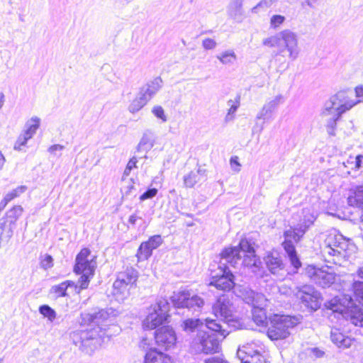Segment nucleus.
Returning a JSON list of instances; mask_svg holds the SVG:
<instances>
[{
    "mask_svg": "<svg viewBox=\"0 0 363 363\" xmlns=\"http://www.w3.org/2000/svg\"><path fill=\"white\" fill-rule=\"evenodd\" d=\"M13 229L6 219H0V238H2L4 240H9L13 235Z\"/></svg>",
    "mask_w": 363,
    "mask_h": 363,
    "instance_id": "obj_35",
    "label": "nucleus"
},
{
    "mask_svg": "<svg viewBox=\"0 0 363 363\" xmlns=\"http://www.w3.org/2000/svg\"><path fill=\"white\" fill-rule=\"evenodd\" d=\"M115 317L116 313L112 308L87 314L86 318L90 323V328L72 333L73 342L87 352L94 350L101 345L105 337H109L113 335L109 332L110 326L113 327L115 333L118 331V327L114 325Z\"/></svg>",
    "mask_w": 363,
    "mask_h": 363,
    "instance_id": "obj_1",
    "label": "nucleus"
},
{
    "mask_svg": "<svg viewBox=\"0 0 363 363\" xmlns=\"http://www.w3.org/2000/svg\"><path fill=\"white\" fill-rule=\"evenodd\" d=\"M144 363H172L169 355L156 348L150 349L145 354Z\"/></svg>",
    "mask_w": 363,
    "mask_h": 363,
    "instance_id": "obj_24",
    "label": "nucleus"
},
{
    "mask_svg": "<svg viewBox=\"0 0 363 363\" xmlns=\"http://www.w3.org/2000/svg\"><path fill=\"white\" fill-rule=\"evenodd\" d=\"M220 264L223 266L220 267L222 274L213 277L209 285L213 286L219 290L230 291L235 286V277L226 266L228 262L221 259Z\"/></svg>",
    "mask_w": 363,
    "mask_h": 363,
    "instance_id": "obj_18",
    "label": "nucleus"
},
{
    "mask_svg": "<svg viewBox=\"0 0 363 363\" xmlns=\"http://www.w3.org/2000/svg\"><path fill=\"white\" fill-rule=\"evenodd\" d=\"M137 279L138 275L136 270L133 268H128L124 272H120L116 279L131 288L136 282Z\"/></svg>",
    "mask_w": 363,
    "mask_h": 363,
    "instance_id": "obj_26",
    "label": "nucleus"
},
{
    "mask_svg": "<svg viewBox=\"0 0 363 363\" xmlns=\"http://www.w3.org/2000/svg\"><path fill=\"white\" fill-rule=\"evenodd\" d=\"M306 233L305 228H302L298 224L294 228H290L284 233V240L282 246L290 259L291 265L298 269L301 263L297 256L294 242H298Z\"/></svg>",
    "mask_w": 363,
    "mask_h": 363,
    "instance_id": "obj_11",
    "label": "nucleus"
},
{
    "mask_svg": "<svg viewBox=\"0 0 363 363\" xmlns=\"http://www.w3.org/2000/svg\"><path fill=\"white\" fill-rule=\"evenodd\" d=\"M270 326L267 330V335L272 340H282L290 335L289 330L298 323L295 317L274 315L269 318Z\"/></svg>",
    "mask_w": 363,
    "mask_h": 363,
    "instance_id": "obj_10",
    "label": "nucleus"
},
{
    "mask_svg": "<svg viewBox=\"0 0 363 363\" xmlns=\"http://www.w3.org/2000/svg\"><path fill=\"white\" fill-rule=\"evenodd\" d=\"M217 42L212 38H206L202 40L201 45L204 50H213L217 47Z\"/></svg>",
    "mask_w": 363,
    "mask_h": 363,
    "instance_id": "obj_45",
    "label": "nucleus"
},
{
    "mask_svg": "<svg viewBox=\"0 0 363 363\" xmlns=\"http://www.w3.org/2000/svg\"><path fill=\"white\" fill-rule=\"evenodd\" d=\"M162 86V79L156 78L153 81L144 86L140 91V94L143 99L148 101L160 89Z\"/></svg>",
    "mask_w": 363,
    "mask_h": 363,
    "instance_id": "obj_25",
    "label": "nucleus"
},
{
    "mask_svg": "<svg viewBox=\"0 0 363 363\" xmlns=\"http://www.w3.org/2000/svg\"><path fill=\"white\" fill-rule=\"evenodd\" d=\"M152 113L157 118L162 120V122H166L167 118L164 113L163 108L160 106H155L152 108Z\"/></svg>",
    "mask_w": 363,
    "mask_h": 363,
    "instance_id": "obj_46",
    "label": "nucleus"
},
{
    "mask_svg": "<svg viewBox=\"0 0 363 363\" xmlns=\"http://www.w3.org/2000/svg\"><path fill=\"white\" fill-rule=\"evenodd\" d=\"M6 162V158L1 151L0 150V169H2Z\"/></svg>",
    "mask_w": 363,
    "mask_h": 363,
    "instance_id": "obj_57",
    "label": "nucleus"
},
{
    "mask_svg": "<svg viewBox=\"0 0 363 363\" xmlns=\"http://www.w3.org/2000/svg\"><path fill=\"white\" fill-rule=\"evenodd\" d=\"M217 60L225 66H231L238 60V56L233 49H228L222 51L216 55Z\"/></svg>",
    "mask_w": 363,
    "mask_h": 363,
    "instance_id": "obj_27",
    "label": "nucleus"
},
{
    "mask_svg": "<svg viewBox=\"0 0 363 363\" xmlns=\"http://www.w3.org/2000/svg\"><path fill=\"white\" fill-rule=\"evenodd\" d=\"M39 312L45 318H48V320L50 323H52L57 318L55 311L48 305H43L40 306Z\"/></svg>",
    "mask_w": 363,
    "mask_h": 363,
    "instance_id": "obj_38",
    "label": "nucleus"
},
{
    "mask_svg": "<svg viewBox=\"0 0 363 363\" xmlns=\"http://www.w3.org/2000/svg\"><path fill=\"white\" fill-rule=\"evenodd\" d=\"M113 286L115 295L120 294L123 297H125L129 294V290L130 288L128 287L127 284H125L117 279L114 281Z\"/></svg>",
    "mask_w": 363,
    "mask_h": 363,
    "instance_id": "obj_39",
    "label": "nucleus"
},
{
    "mask_svg": "<svg viewBox=\"0 0 363 363\" xmlns=\"http://www.w3.org/2000/svg\"><path fill=\"white\" fill-rule=\"evenodd\" d=\"M31 138L26 135L25 133L22 132V133L18 136L17 140L14 144V150H21L22 147L26 146L28 140Z\"/></svg>",
    "mask_w": 363,
    "mask_h": 363,
    "instance_id": "obj_43",
    "label": "nucleus"
},
{
    "mask_svg": "<svg viewBox=\"0 0 363 363\" xmlns=\"http://www.w3.org/2000/svg\"><path fill=\"white\" fill-rule=\"evenodd\" d=\"M147 103V101L139 94V96L130 104L128 109L130 112L134 113L140 111Z\"/></svg>",
    "mask_w": 363,
    "mask_h": 363,
    "instance_id": "obj_40",
    "label": "nucleus"
},
{
    "mask_svg": "<svg viewBox=\"0 0 363 363\" xmlns=\"http://www.w3.org/2000/svg\"><path fill=\"white\" fill-rule=\"evenodd\" d=\"M272 4V0H262L257 5L252 9V12L257 13V10L259 7L268 8Z\"/></svg>",
    "mask_w": 363,
    "mask_h": 363,
    "instance_id": "obj_51",
    "label": "nucleus"
},
{
    "mask_svg": "<svg viewBox=\"0 0 363 363\" xmlns=\"http://www.w3.org/2000/svg\"><path fill=\"white\" fill-rule=\"evenodd\" d=\"M231 169L235 172H239L240 171V164L238 162V157L237 156L232 157L230 160Z\"/></svg>",
    "mask_w": 363,
    "mask_h": 363,
    "instance_id": "obj_49",
    "label": "nucleus"
},
{
    "mask_svg": "<svg viewBox=\"0 0 363 363\" xmlns=\"http://www.w3.org/2000/svg\"><path fill=\"white\" fill-rule=\"evenodd\" d=\"M23 211L21 206H15L6 213V216L4 218L6 219L9 224H11L14 228L16 222L21 216Z\"/></svg>",
    "mask_w": 363,
    "mask_h": 363,
    "instance_id": "obj_33",
    "label": "nucleus"
},
{
    "mask_svg": "<svg viewBox=\"0 0 363 363\" xmlns=\"http://www.w3.org/2000/svg\"><path fill=\"white\" fill-rule=\"evenodd\" d=\"M343 165L351 169L358 171L363 168V155H359L356 157L350 156L345 162H343Z\"/></svg>",
    "mask_w": 363,
    "mask_h": 363,
    "instance_id": "obj_34",
    "label": "nucleus"
},
{
    "mask_svg": "<svg viewBox=\"0 0 363 363\" xmlns=\"http://www.w3.org/2000/svg\"><path fill=\"white\" fill-rule=\"evenodd\" d=\"M330 340L340 349H347L352 346L354 339L345 335L340 329L333 328L330 331Z\"/></svg>",
    "mask_w": 363,
    "mask_h": 363,
    "instance_id": "obj_22",
    "label": "nucleus"
},
{
    "mask_svg": "<svg viewBox=\"0 0 363 363\" xmlns=\"http://www.w3.org/2000/svg\"><path fill=\"white\" fill-rule=\"evenodd\" d=\"M156 179H157V178L153 179L152 183H157Z\"/></svg>",
    "mask_w": 363,
    "mask_h": 363,
    "instance_id": "obj_62",
    "label": "nucleus"
},
{
    "mask_svg": "<svg viewBox=\"0 0 363 363\" xmlns=\"http://www.w3.org/2000/svg\"><path fill=\"white\" fill-rule=\"evenodd\" d=\"M131 170L130 169H128V167H126L125 170H124V172H123V180L124 181L125 179H124V177L125 176H128L130 173Z\"/></svg>",
    "mask_w": 363,
    "mask_h": 363,
    "instance_id": "obj_60",
    "label": "nucleus"
},
{
    "mask_svg": "<svg viewBox=\"0 0 363 363\" xmlns=\"http://www.w3.org/2000/svg\"><path fill=\"white\" fill-rule=\"evenodd\" d=\"M243 0H232L229 6V14L236 21H241L243 16Z\"/></svg>",
    "mask_w": 363,
    "mask_h": 363,
    "instance_id": "obj_30",
    "label": "nucleus"
},
{
    "mask_svg": "<svg viewBox=\"0 0 363 363\" xmlns=\"http://www.w3.org/2000/svg\"><path fill=\"white\" fill-rule=\"evenodd\" d=\"M212 313L217 318L223 320V323L216 320L206 318L205 324L208 329L213 332L219 333L223 337H225L229 331L225 326L232 327L234 329H241L244 323L239 318H235V307L231 299L227 295L218 296L213 303Z\"/></svg>",
    "mask_w": 363,
    "mask_h": 363,
    "instance_id": "obj_3",
    "label": "nucleus"
},
{
    "mask_svg": "<svg viewBox=\"0 0 363 363\" xmlns=\"http://www.w3.org/2000/svg\"><path fill=\"white\" fill-rule=\"evenodd\" d=\"M155 338L157 346L164 350L174 347L177 341L175 332L169 326H164L157 330Z\"/></svg>",
    "mask_w": 363,
    "mask_h": 363,
    "instance_id": "obj_19",
    "label": "nucleus"
},
{
    "mask_svg": "<svg viewBox=\"0 0 363 363\" xmlns=\"http://www.w3.org/2000/svg\"><path fill=\"white\" fill-rule=\"evenodd\" d=\"M172 301L177 308L200 310L205 303L203 298L190 291H180L172 296Z\"/></svg>",
    "mask_w": 363,
    "mask_h": 363,
    "instance_id": "obj_16",
    "label": "nucleus"
},
{
    "mask_svg": "<svg viewBox=\"0 0 363 363\" xmlns=\"http://www.w3.org/2000/svg\"><path fill=\"white\" fill-rule=\"evenodd\" d=\"M138 162V160L135 157H132L127 164L128 169L132 170L133 168H136V164Z\"/></svg>",
    "mask_w": 363,
    "mask_h": 363,
    "instance_id": "obj_54",
    "label": "nucleus"
},
{
    "mask_svg": "<svg viewBox=\"0 0 363 363\" xmlns=\"http://www.w3.org/2000/svg\"><path fill=\"white\" fill-rule=\"evenodd\" d=\"M162 242V237L155 235L150 237L147 241L142 242L137 252L138 260L147 259L152 255V250L157 248Z\"/></svg>",
    "mask_w": 363,
    "mask_h": 363,
    "instance_id": "obj_20",
    "label": "nucleus"
},
{
    "mask_svg": "<svg viewBox=\"0 0 363 363\" xmlns=\"http://www.w3.org/2000/svg\"><path fill=\"white\" fill-rule=\"evenodd\" d=\"M142 219L140 216L138 215V211H135V213L132 214L128 218V223L132 225H135L138 221V220Z\"/></svg>",
    "mask_w": 363,
    "mask_h": 363,
    "instance_id": "obj_53",
    "label": "nucleus"
},
{
    "mask_svg": "<svg viewBox=\"0 0 363 363\" xmlns=\"http://www.w3.org/2000/svg\"><path fill=\"white\" fill-rule=\"evenodd\" d=\"M203 172L200 168L192 170L184 177V184L186 188H192L201 179V174Z\"/></svg>",
    "mask_w": 363,
    "mask_h": 363,
    "instance_id": "obj_32",
    "label": "nucleus"
},
{
    "mask_svg": "<svg viewBox=\"0 0 363 363\" xmlns=\"http://www.w3.org/2000/svg\"><path fill=\"white\" fill-rule=\"evenodd\" d=\"M283 102L284 96L281 94L277 95L269 99L257 113L256 118L265 119L267 116L272 114V112Z\"/></svg>",
    "mask_w": 363,
    "mask_h": 363,
    "instance_id": "obj_23",
    "label": "nucleus"
},
{
    "mask_svg": "<svg viewBox=\"0 0 363 363\" xmlns=\"http://www.w3.org/2000/svg\"><path fill=\"white\" fill-rule=\"evenodd\" d=\"M357 105V101L345 91H339L327 101L322 112L323 118L327 121L328 133L335 135V127L341 115Z\"/></svg>",
    "mask_w": 363,
    "mask_h": 363,
    "instance_id": "obj_6",
    "label": "nucleus"
},
{
    "mask_svg": "<svg viewBox=\"0 0 363 363\" xmlns=\"http://www.w3.org/2000/svg\"><path fill=\"white\" fill-rule=\"evenodd\" d=\"M316 216L314 213L312 212L311 209L306 208L303 210V220L301 223H298V225L302 227V228H305V232H306L308 228L313 225Z\"/></svg>",
    "mask_w": 363,
    "mask_h": 363,
    "instance_id": "obj_37",
    "label": "nucleus"
},
{
    "mask_svg": "<svg viewBox=\"0 0 363 363\" xmlns=\"http://www.w3.org/2000/svg\"><path fill=\"white\" fill-rule=\"evenodd\" d=\"M358 273V276L360 277V278H362L363 279V267H360L357 272Z\"/></svg>",
    "mask_w": 363,
    "mask_h": 363,
    "instance_id": "obj_61",
    "label": "nucleus"
},
{
    "mask_svg": "<svg viewBox=\"0 0 363 363\" xmlns=\"http://www.w3.org/2000/svg\"><path fill=\"white\" fill-rule=\"evenodd\" d=\"M5 103V95L3 92H0V110L2 108Z\"/></svg>",
    "mask_w": 363,
    "mask_h": 363,
    "instance_id": "obj_58",
    "label": "nucleus"
},
{
    "mask_svg": "<svg viewBox=\"0 0 363 363\" xmlns=\"http://www.w3.org/2000/svg\"><path fill=\"white\" fill-rule=\"evenodd\" d=\"M89 257L90 250L87 248L82 249L77 255L74 271L77 274H82L78 281L79 286L77 293L88 287L90 279L94 276L96 263L94 257Z\"/></svg>",
    "mask_w": 363,
    "mask_h": 363,
    "instance_id": "obj_9",
    "label": "nucleus"
},
{
    "mask_svg": "<svg viewBox=\"0 0 363 363\" xmlns=\"http://www.w3.org/2000/svg\"><path fill=\"white\" fill-rule=\"evenodd\" d=\"M306 273L313 282L323 288L330 286L335 281L336 272L332 269L331 266L321 268L308 266Z\"/></svg>",
    "mask_w": 363,
    "mask_h": 363,
    "instance_id": "obj_15",
    "label": "nucleus"
},
{
    "mask_svg": "<svg viewBox=\"0 0 363 363\" xmlns=\"http://www.w3.org/2000/svg\"><path fill=\"white\" fill-rule=\"evenodd\" d=\"M353 291L354 300L350 295H342L325 303V307L341 314L354 325L363 327V281H355Z\"/></svg>",
    "mask_w": 363,
    "mask_h": 363,
    "instance_id": "obj_2",
    "label": "nucleus"
},
{
    "mask_svg": "<svg viewBox=\"0 0 363 363\" xmlns=\"http://www.w3.org/2000/svg\"><path fill=\"white\" fill-rule=\"evenodd\" d=\"M355 251L356 246L350 239L336 230H331L325 240L322 253L325 262L340 267H345Z\"/></svg>",
    "mask_w": 363,
    "mask_h": 363,
    "instance_id": "obj_4",
    "label": "nucleus"
},
{
    "mask_svg": "<svg viewBox=\"0 0 363 363\" xmlns=\"http://www.w3.org/2000/svg\"><path fill=\"white\" fill-rule=\"evenodd\" d=\"M238 296L247 304L251 306L253 321L259 326L265 325L267 320L266 308L269 303V299L263 294L256 292L248 288L240 289Z\"/></svg>",
    "mask_w": 363,
    "mask_h": 363,
    "instance_id": "obj_8",
    "label": "nucleus"
},
{
    "mask_svg": "<svg viewBox=\"0 0 363 363\" xmlns=\"http://www.w3.org/2000/svg\"><path fill=\"white\" fill-rule=\"evenodd\" d=\"M205 363H228L227 361L218 358V357H212L206 360Z\"/></svg>",
    "mask_w": 363,
    "mask_h": 363,
    "instance_id": "obj_55",
    "label": "nucleus"
},
{
    "mask_svg": "<svg viewBox=\"0 0 363 363\" xmlns=\"http://www.w3.org/2000/svg\"><path fill=\"white\" fill-rule=\"evenodd\" d=\"M0 363H3V359L0 358Z\"/></svg>",
    "mask_w": 363,
    "mask_h": 363,
    "instance_id": "obj_63",
    "label": "nucleus"
},
{
    "mask_svg": "<svg viewBox=\"0 0 363 363\" xmlns=\"http://www.w3.org/2000/svg\"><path fill=\"white\" fill-rule=\"evenodd\" d=\"M200 324H202V323L199 319H187L184 321L183 328L186 331H192Z\"/></svg>",
    "mask_w": 363,
    "mask_h": 363,
    "instance_id": "obj_42",
    "label": "nucleus"
},
{
    "mask_svg": "<svg viewBox=\"0 0 363 363\" xmlns=\"http://www.w3.org/2000/svg\"><path fill=\"white\" fill-rule=\"evenodd\" d=\"M128 184L126 185H124L122 187V191L124 192V194L127 196L132 193L133 189H134V182L131 179L129 182H127Z\"/></svg>",
    "mask_w": 363,
    "mask_h": 363,
    "instance_id": "obj_52",
    "label": "nucleus"
},
{
    "mask_svg": "<svg viewBox=\"0 0 363 363\" xmlns=\"http://www.w3.org/2000/svg\"><path fill=\"white\" fill-rule=\"evenodd\" d=\"M286 18L281 15H273L270 18V27L277 29L279 28L284 21Z\"/></svg>",
    "mask_w": 363,
    "mask_h": 363,
    "instance_id": "obj_44",
    "label": "nucleus"
},
{
    "mask_svg": "<svg viewBox=\"0 0 363 363\" xmlns=\"http://www.w3.org/2000/svg\"><path fill=\"white\" fill-rule=\"evenodd\" d=\"M191 348L195 353H216L219 352L220 343L215 333L201 331L192 341Z\"/></svg>",
    "mask_w": 363,
    "mask_h": 363,
    "instance_id": "obj_13",
    "label": "nucleus"
},
{
    "mask_svg": "<svg viewBox=\"0 0 363 363\" xmlns=\"http://www.w3.org/2000/svg\"><path fill=\"white\" fill-rule=\"evenodd\" d=\"M355 99L357 104L363 103V86L359 85L354 89Z\"/></svg>",
    "mask_w": 363,
    "mask_h": 363,
    "instance_id": "obj_48",
    "label": "nucleus"
},
{
    "mask_svg": "<svg viewBox=\"0 0 363 363\" xmlns=\"http://www.w3.org/2000/svg\"><path fill=\"white\" fill-rule=\"evenodd\" d=\"M53 259L52 257L49 255H46L44 257V259L41 262L42 267L44 269H49L52 267L53 265Z\"/></svg>",
    "mask_w": 363,
    "mask_h": 363,
    "instance_id": "obj_50",
    "label": "nucleus"
},
{
    "mask_svg": "<svg viewBox=\"0 0 363 363\" xmlns=\"http://www.w3.org/2000/svg\"><path fill=\"white\" fill-rule=\"evenodd\" d=\"M74 286L76 291L79 290V286L75 285L74 281H65L58 285H55L51 288V293L54 294L56 297H62L67 295L66 291L69 286Z\"/></svg>",
    "mask_w": 363,
    "mask_h": 363,
    "instance_id": "obj_31",
    "label": "nucleus"
},
{
    "mask_svg": "<svg viewBox=\"0 0 363 363\" xmlns=\"http://www.w3.org/2000/svg\"><path fill=\"white\" fill-rule=\"evenodd\" d=\"M40 124V119L38 116H33L25 124V129L23 133L26 136L31 138L36 133L37 130L39 128Z\"/></svg>",
    "mask_w": 363,
    "mask_h": 363,
    "instance_id": "obj_29",
    "label": "nucleus"
},
{
    "mask_svg": "<svg viewBox=\"0 0 363 363\" xmlns=\"http://www.w3.org/2000/svg\"><path fill=\"white\" fill-rule=\"evenodd\" d=\"M220 259L231 267L241 265L248 267L256 275H259L261 262L255 255L254 248L247 239H242L238 247H228L220 253Z\"/></svg>",
    "mask_w": 363,
    "mask_h": 363,
    "instance_id": "obj_5",
    "label": "nucleus"
},
{
    "mask_svg": "<svg viewBox=\"0 0 363 363\" xmlns=\"http://www.w3.org/2000/svg\"><path fill=\"white\" fill-rule=\"evenodd\" d=\"M240 96H238L235 99H230L228 101V105L229 108L225 118L226 122L231 121L235 118V114L238 108L240 106Z\"/></svg>",
    "mask_w": 363,
    "mask_h": 363,
    "instance_id": "obj_36",
    "label": "nucleus"
},
{
    "mask_svg": "<svg viewBox=\"0 0 363 363\" xmlns=\"http://www.w3.org/2000/svg\"><path fill=\"white\" fill-rule=\"evenodd\" d=\"M262 351L263 345L260 342H252L239 347L237 355L242 363H267Z\"/></svg>",
    "mask_w": 363,
    "mask_h": 363,
    "instance_id": "obj_14",
    "label": "nucleus"
},
{
    "mask_svg": "<svg viewBox=\"0 0 363 363\" xmlns=\"http://www.w3.org/2000/svg\"><path fill=\"white\" fill-rule=\"evenodd\" d=\"M169 308V303L166 299H158L150 307L148 314L143 320L144 328L152 330L162 325L168 318Z\"/></svg>",
    "mask_w": 363,
    "mask_h": 363,
    "instance_id": "obj_12",
    "label": "nucleus"
},
{
    "mask_svg": "<svg viewBox=\"0 0 363 363\" xmlns=\"http://www.w3.org/2000/svg\"><path fill=\"white\" fill-rule=\"evenodd\" d=\"M262 45L269 48H277L278 52L282 57L284 54L291 61L296 60L300 54L298 34L290 29H284L275 35L262 40Z\"/></svg>",
    "mask_w": 363,
    "mask_h": 363,
    "instance_id": "obj_7",
    "label": "nucleus"
},
{
    "mask_svg": "<svg viewBox=\"0 0 363 363\" xmlns=\"http://www.w3.org/2000/svg\"><path fill=\"white\" fill-rule=\"evenodd\" d=\"M27 186L24 185L18 186L11 192L6 194L4 198L9 202L15 198L19 196L21 194H23L27 190Z\"/></svg>",
    "mask_w": 363,
    "mask_h": 363,
    "instance_id": "obj_41",
    "label": "nucleus"
},
{
    "mask_svg": "<svg viewBox=\"0 0 363 363\" xmlns=\"http://www.w3.org/2000/svg\"><path fill=\"white\" fill-rule=\"evenodd\" d=\"M268 270L274 275L281 276L284 272V264L277 253L270 252L264 257Z\"/></svg>",
    "mask_w": 363,
    "mask_h": 363,
    "instance_id": "obj_21",
    "label": "nucleus"
},
{
    "mask_svg": "<svg viewBox=\"0 0 363 363\" xmlns=\"http://www.w3.org/2000/svg\"><path fill=\"white\" fill-rule=\"evenodd\" d=\"M64 149V146L61 145H53L50 146L48 149V151L51 153H53L55 151L57 150H62Z\"/></svg>",
    "mask_w": 363,
    "mask_h": 363,
    "instance_id": "obj_56",
    "label": "nucleus"
},
{
    "mask_svg": "<svg viewBox=\"0 0 363 363\" xmlns=\"http://www.w3.org/2000/svg\"><path fill=\"white\" fill-rule=\"evenodd\" d=\"M155 145V134L151 130H146L143 133V136L138 145V151L150 150Z\"/></svg>",
    "mask_w": 363,
    "mask_h": 363,
    "instance_id": "obj_28",
    "label": "nucleus"
},
{
    "mask_svg": "<svg viewBox=\"0 0 363 363\" xmlns=\"http://www.w3.org/2000/svg\"><path fill=\"white\" fill-rule=\"evenodd\" d=\"M157 192L158 190L157 188L149 189L140 196V200L145 201L146 199H152L157 195Z\"/></svg>",
    "mask_w": 363,
    "mask_h": 363,
    "instance_id": "obj_47",
    "label": "nucleus"
},
{
    "mask_svg": "<svg viewBox=\"0 0 363 363\" xmlns=\"http://www.w3.org/2000/svg\"><path fill=\"white\" fill-rule=\"evenodd\" d=\"M8 203L9 201L4 197V199L0 201V211H2L6 206Z\"/></svg>",
    "mask_w": 363,
    "mask_h": 363,
    "instance_id": "obj_59",
    "label": "nucleus"
},
{
    "mask_svg": "<svg viewBox=\"0 0 363 363\" xmlns=\"http://www.w3.org/2000/svg\"><path fill=\"white\" fill-rule=\"evenodd\" d=\"M294 294L308 308L316 311L320 307V295L312 286L296 287Z\"/></svg>",
    "mask_w": 363,
    "mask_h": 363,
    "instance_id": "obj_17",
    "label": "nucleus"
}]
</instances>
